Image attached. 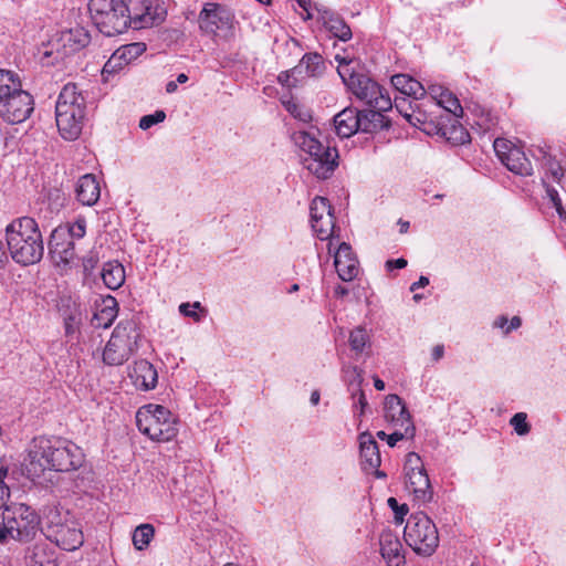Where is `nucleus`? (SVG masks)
Here are the masks:
<instances>
[{"label": "nucleus", "mask_w": 566, "mask_h": 566, "mask_svg": "<svg viewBox=\"0 0 566 566\" xmlns=\"http://www.w3.org/2000/svg\"><path fill=\"white\" fill-rule=\"evenodd\" d=\"M84 463L82 449L72 441L56 437L34 438L28 453L25 469L32 478L40 476L45 470L69 472Z\"/></svg>", "instance_id": "f257e3e1"}, {"label": "nucleus", "mask_w": 566, "mask_h": 566, "mask_svg": "<svg viewBox=\"0 0 566 566\" xmlns=\"http://www.w3.org/2000/svg\"><path fill=\"white\" fill-rule=\"evenodd\" d=\"M6 240L11 258L19 264H35L43 256L42 234L33 218L21 217L12 220L6 227Z\"/></svg>", "instance_id": "f03ea898"}, {"label": "nucleus", "mask_w": 566, "mask_h": 566, "mask_svg": "<svg viewBox=\"0 0 566 566\" xmlns=\"http://www.w3.org/2000/svg\"><path fill=\"white\" fill-rule=\"evenodd\" d=\"M44 536L64 551L73 552L84 543L81 523L62 506H48L43 512Z\"/></svg>", "instance_id": "7ed1b4c3"}, {"label": "nucleus", "mask_w": 566, "mask_h": 566, "mask_svg": "<svg viewBox=\"0 0 566 566\" xmlns=\"http://www.w3.org/2000/svg\"><path fill=\"white\" fill-rule=\"evenodd\" d=\"M34 111L32 95L22 88L19 76L0 70V117L9 124L25 122Z\"/></svg>", "instance_id": "20e7f679"}, {"label": "nucleus", "mask_w": 566, "mask_h": 566, "mask_svg": "<svg viewBox=\"0 0 566 566\" xmlns=\"http://www.w3.org/2000/svg\"><path fill=\"white\" fill-rule=\"evenodd\" d=\"M294 143L301 150L303 168L317 179L329 178L338 167V151L324 145L308 132L294 134Z\"/></svg>", "instance_id": "39448f33"}, {"label": "nucleus", "mask_w": 566, "mask_h": 566, "mask_svg": "<svg viewBox=\"0 0 566 566\" xmlns=\"http://www.w3.org/2000/svg\"><path fill=\"white\" fill-rule=\"evenodd\" d=\"M85 109V98L76 84H65L55 104V122L64 139L75 140L78 138L83 128Z\"/></svg>", "instance_id": "423d86ee"}, {"label": "nucleus", "mask_w": 566, "mask_h": 566, "mask_svg": "<svg viewBox=\"0 0 566 566\" xmlns=\"http://www.w3.org/2000/svg\"><path fill=\"white\" fill-rule=\"evenodd\" d=\"M140 333L133 319L120 321L114 328L103 350V361L108 366L125 364L139 347Z\"/></svg>", "instance_id": "0eeeda50"}, {"label": "nucleus", "mask_w": 566, "mask_h": 566, "mask_svg": "<svg viewBox=\"0 0 566 566\" xmlns=\"http://www.w3.org/2000/svg\"><path fill=\"white\" fill-rule=\"evenodd\" d=\"M136 423L139 431L154 441H169L178 433L176 417L160 405L149 403L139 408Z\"/></svg>", "instance_id": "6e6552de"}, {"label": "nucleus", "mask_w": 566, "mask_h": 566, "mask_svg": "<svg viewBox=\"0 0 566 566\" xmlns=\"http://www.w3.org/2000/svg\"><path fill=\"white\" fill-rule=\"evenodd\" d=\"M88 9L97 29L107 36L129 28L128 0H90Z\"/></svg>", "instance_id": "1a4fd4ad"}, {"label": "nucleus", "mask_w": 566, "mask_h": 566, "mask_svg": "<svg viewBox=\"0 0 566 566\" xmlns=\"http://www.w3.org/2000/svg\"><path fill=\"white\" fill-rule=\"evenodd\" d=\"M403 538L407 545L419 556H431L439 546V533L436 524L424 513H416L408 518Z\"/></svg>", "instance_id": "9d476101"}, {"label": "nucleus", "mask_w": 566, "mask_h": 566, "mask_svg": "<svg viewBox=\"0 0 566 566\" xmlns=\"http://www.w3.org/2000/svg\"><path fill=\"white\" fill-rule=\"evenodd\" d=\"M339 76L352 93L371 108L389 111L391 99L376 82L364 74L355 73L353 69L342 66Z\"/></svg>", "instance_id": "9b49d317"}, {"label": "nucleus", "mask_w": 566, "mask_h": 566, "mask_svg": "<svg viewBox=\"0 0 566 566\" xmlns=\"http://www.w3.org/2000/svg\"><path fill=\"white\" fill-rule=\"evenodd\" d=\"M406 489L420 504L432 500L433 491L422 460L416 452H409L405 461Z\"/></svg>", "instance_id": "f8f14e48"}, {"label": "nucleus", "mask_w": 566, "mask_h": 566, "mask_svg": "<svg viewBox=\"0 0 566 566\" xmlns=\"http://www.w3.org/2000/svg\"><path fill=\"white\" fill-rule=\"evenodd\" d=\"M4 515L6 525L12 533V539L19 542H29L33 539L40 527V517L30 506L17 504L7 510Z\"/></svg>", "instance_id": "ddd939ff"}, {"label": "nucleus", "mask_w": 566, "mask_h": 566, "mask_svg": "<svg viewBox=\"0 0 566 566\" xmlns=\"http://www.w3.org/2000/svg\"><path fill=\"white\" fill-rule=\"evenodd\" d=\"M233 14L217 3H207L199 13V28L207 34L229 38L233 34Z\"/></svg>", "instance_id": "4468645a"}, {"label": "nucleus", "mask_w": 566, "mask_h": 566, "mask_svg": "<svg viewBox=\"0 0 566 566\" xmlns=\"http://www.w3.org/2000/svg\"><path fill=\"white\" fill-rule=\"evenodd\" d=\"M129 27L149 28L161 23L167 10L160 0H128Z\"/></svg>", "instance_id": "2eb2a0df"}, {"label": "nucleus", "mask_w": 566, "mask_h": 566, "mask_svg": "<svg viewBox=\"0 0 566 566\" xmlns=\"http://www.w3.org/2000/svg\"><path fill=\"white\" fill-rule=\"evenodd\" d=\"M493 148L501 163L510 171L521 176L532 175V164L522 148L505 138H496Z\"/></svg>", "instance_id": "dca6fc26"}, {"label": "nucleus", "mask_w": 566, "mask_h": 566, "mask_svg": "<svg viewBox=\"0 0 566 566\" xmlns=\"http://www.w3.org/2000/svg\"><path fill=\"white\" fill-rule=\"evenodd\" d=\"M311 224L321 240H328L334 234L335 218L326 198L315 197L313 199L311 203Z\"/></svg>", "instance_id": "f3484780"}, {"label": "nucleus", "mask_w": 566, "mask_h": 566, "mask_svg": "<svg viewBox=\"0 0 566 566\" xmlns=\"http://www.w3.org/2000/svg\"><path fill=\"white\" fill-rule=\"evenodd\" d=\"M360 462L364 471L374 473L377 478L386 474L378 470L381 464L380 452L377 442L369 432H363L358 437Z\"/></svg>", "instance_id": "a211bd4d"}, {"label": "nucleus", "mask_w": 566, "mask_h": 566, "mask_svg": "<svg viewBox=\"0 0 566 566\" xmlns=\"http://www.w3.org/2000/svg\"><path fill=\"white\" fill-rule=\"evenodd\" d=\"M146 51L143 42H133L119 46L104 64V73H116L137 60Z\"/></svg>", "instance_id": "6ab92c4d"}, {"label": "nucleus", "mask_w": 566, "mask_h": 566, "mask_svg": "<svg viewBox=\"0 0 566 566\" xmlns=\"http://www.w3.org/2000/svg\"><path fill=\"white\" fill-rule=\"evenodd\" d=\"M380 554L387 566H405L406 557L399 536L391 530H384L379 537Z\"/></svg>", "instance_id": "aec40b11"}, {"label": "nucleus", "mask_w": 566, "mask_h": 566, "mask_svg": "<svg viewBox=\"0 0 566 566\" xmlns=\"http://www.w3.org/2000/svg\"><path fill=\"white\" fill-rule=\"evenodd\" d=\"M334 265L339 279L345 282L353 281L358 275V260L346 242H342L335 251Z\"/></svg>", "instance_id": "412c9836"}, {"label": "nucleus", "mask_w": 566, "mask_h": 566, "mask_svg": "<svg viewBox=\"0 0 566 566\" xmlns=\"http://www.w3.org/2000/svg\"><path fill=\"white\" fill-rule=\"evenodd\" d=\"M318 21L335 36L342 41L352 39V30L346 22L333 10L326 7H316Z\"/></svg>", "instance_id": "4be33fe9"}, {"label": "nucleus", "mask_w": 566, "mask_h": 566, "mask_svg": "<svg viewBox=\"0 0 566 566\" xmlns=\"http://www.w3.org/2000/svg\"><path fill=\"white\" fill-rule=\"evenodd\" d=\"M64 230H53L49 243L50 253L57 263L69 264L75 258L72 240L65 239Z\"/></svg>", "instance_id": "5701e85b"}, {"label": "nucleus", "mask_w": 566, "mask_h": 566, "mask_svg": "<svg viewBox=\"0 0 566 566\" xmlns=\"http://www.w3.org/2000/svg\"><path fill=\"white\" fill-rule=\"evenodd\" d=\"M385 419L394 427L413 424L409 411L397 395H388L385 399Z\"/></svg>", "instance_id": "b1692460"}, {"label": "nucleus", "mask_w": 566, "mask_h": 566, "mask_svg": "<svg viewBox=\"0 0 566 566\" xmlns=\"http://www.w3.org/2000/svg\"><path fill=\"white\" fill-rule=\"evenodd\" d=\"M118 314V304L114 296L107 295L95 302V313L92 323L95 327L107 328Z\"/></svg>", "instance_id": "393cba45"}, {"label": "nucleus", "mask_w": 566, "mask_h": 566, "mask_svg": "<svg viewBox=\"0 0 566 566\" xmlns=\"http://www.w3.org/2000/svg\"><path fill=\"white\" fill-rule=\"evenodd\" d=\"M130 377L135 386L143 390L154 389L158 380L157 370L145 359L135 361Z\"/></svg>", "instance_id": "a878e982"}, {"label": "nucleus", "mask_w": 566, "mask_h": 566, "mask_svg": "<svg viewBox=\"0 0 566 566\" xmlns=\"http://www.w3.org/2000/svg\"><path fill=\"white\" fill-rule=\"evenodd\" d=\"M77 200L84 206H94L101 196L99 182L92 174L82 176L76 184Z\"/></svg>", "instance_id": "bb28decb"}, {"label": "nucleus", "mask_w": 566, "mask_h": 566, "mask_svg": "<svg viewBox=\"0 0 566 566\" xmlns=\"http://www.w3.org/2000/svg\"><path fill=\"white\" fill-rule=\"evenodd\" d=\"M358 112L354 108H345L334 116L336 134L342 138H348L359 130Z\"/></svg>", "instance_id": "cd10ccee"}, {"label": "nucleus", "mask_w": 566, "mask_h": 566, "mask_svg": "<svg viewBox=\"0 0 566 566\" xmlns=\"http://www.w3.org/2000/svg\"><path fill=\"white\" fill-rule=\"evenodd\" d=\"M25 566H57L55 553L48 544H35L25 553Z\"/></svg>", "instance_id": "c85d7f7f"}, {"label": "nucleus", "mask_w": 566, "mask_h": 566, "mask_svg": "<svg viewBox=\"0 0 566 566\" xmlns=\"http://www.w3.org/2000/svg\"><path fill=\"white\" fill-rule=\"evenodd\" d=\"M348 344L354 358L358 359L363 355H370L371 339L366 328L357 326L352 329L348 336Z\"/></svg>", "instance_id": "c756f323"}, {"label": "nucleus", "mask_w": 566, "mask_h": 566, "mask_svg": "<svg viewBox=\"0 0 566 566\" xmlns=\"http://www.w3.org/2000/svg\"><path fill=\"white\" fill-rule=\"evenodd\" d=\"M392 86L401 94L413 97L416 101L426 95L423 85L407 74H396L391 77Z\"/></svg>", "instance_id": "7c9ffc66"}, {"label": "nucleus", "mask_w": 566, "mask_h": 566, "mask_svg": "<svg viewBox=\"0 0 566 566\" xmlns=\"http://www.w3.org/2000/svg\"><path fill=\"white\" fill-rule=\"evenodd\" d=\"M90 40L88 32L81 27L70 29L63 32L61 36L65 53L76 52L85 48L90 43Z\"/></svg>", "instance_id": "2f4dec72"}, {"label": "nucleus", "mask_w": 566, "mask_h": 566, "mask_svg": "<svg viewBox=\"0 0 566 566\" xmlns=\"http://www.w3.org/2000/svg\"><path fill=\"white\" fill-rule=\"evenodd\" d=\"M102 279L111 290L119 289L125 282V269L118 261H108L103 265Z\"/></svg>", "instance_id": "473e14b6"}, {"label": "nucleus", "mask_w": 566, "mask_h": 566, "mask_svg": "<svg viewBox=\"0 0 566 566\" xmlns=\"http://www.w3.org/2000/svg\"><path fill=\"white\" fill-rule=\"evenodd\" d=\"M406 98H396L395 99V104H396V108L403 115V117L413 126H417L423 130H426L424 126L429 118H428V115L422 112L420 109V104L417 103V102H410L409 103V107L411 108V113H408L407 111H405V105H406Z\"/></svg>", "instance_id": "72a5a7b5"}, {"label": "nucleus", "mask_w": 566, "mask_h": 566, "mask_svg": "<svg viewBox=\"0 0 566 566\" xmlns=\"http://www.w3.org/2000/svg\"><path fill=\"white\" fill-rule=\"evenodd\" d=\"M381 109L371 108L369 111L358 112L359 130L373 133L386 126L385 116Z\"/></svg>", "instance_id": "f704fd0d"}, {"label": "nucleus", "mask_w": 566, "mask_h": 566, "mask_svg": "<svg viewBox=\"0 0 566 566\" xmlns=\"http://www.w3.org/2000/svg\"><path fill=\"white\" fill-rule=\"evenodd\" d=\"M297 66L301 69V74L306 73L312 77L319 76L325 71L324 60L317 53L305 54Z\"/></svg>", "instance_id": "c9c22d12"}, {"label": "nucleus", "mask_w": 566, "mask_h": 566, "mask_svg": "<svg viewBox=\"0 0 566 566\" xmlns=\"http://www.w3.org/2000/svg\"><path fill=\"white\" fill-rule=\"evenodd\" d=\"M155 535V528L151 524L145 523L138 525L133 532V545L137 551L146 549Z\"/></svg>", "instance_id": "e433bc0d"}, {"label": "nucleus", "mask_w": 566, "mask_h": 566, "mask_svg": "<svg viewBox=\"0 0 566 566\" xmlns=\"http://www.w3.org/2000/svg\"><path fill=\"white\" fill-rule=\"evenodd\" d=\"M437 106L443 107L446 111L452 113L457 117H461L463 114V108L460 105L458 97L448 90H441V93L439 94V103Z\"/></svg>", "instance_id": "4c0bfd02"}, {"label": "nucleus", "mask_w": 566, "mask_h": 566, "mask_svg": "<svg viewBox=\"0 0 566 566\" xmlns=\"http://www.w3.org/2000/svg\"><path fill=\"white\" fill-rule=\"evenodd\" d=\"M55 230H64L65 239H82L86 232V221L84 218L76 219L73 223L66 227H59Z\"/></svg>", "instance_id": "58836bf2"}, {"label": "nucleus", "mask_w": 566, "mask_h": 566, "mask_svg": "<svg viewBox=\"0 0 566 566\" xmlns=\"http://www.w3.org/2000/svg\"><path fill=\"white\" fill-rule=\"evenodd\" d=\"M416 428L413 424H408V427H395L392 433L388 434L387 443L389 447H395L398 441L402 439H411L415 436Z\"/></svg>", "instance_id": "ea45409f"}, {"label": "nucleus", "mask_w": 566, "mask_h": 566, "mask_svg": "<svg viewBox=\"0 0 566 566\" xmlns=\"http://www.w3.org/2000/svg\"><path fill=\"white\" fill-rule=\"evenodd\" d=\"M179 312L181 315L186 317L192 318L195 322H200L202 318L201 313H205L206 310L201 306L200 302L193 303H181L179 305Z\"/></svg>", "instance_id": "a19ab883"}, {"label": "nucleus", "mask_w": 566, "mask_h": 566, "mask_svg": "<svg viewBox=\"0 0 566 566\" xmlns=\"http://www.w3.org/2000/svg\"><path fill=\"white\" fill-rule=\"evenodd\" d=\"M510 423L518 436H526L531 430V426L527 422V416L524 412L515 413L511 418Z\"/></svg>", "instance_id": "79ce46f5"}, {"label": "nucleus", "mask_w": 566, "mask_h": 566, "mask_svg": "<svg viewBox=\"0 0 566 566\" xmlns=\"http://www.w3.org/2000/svg\"><path fill=\"white\" fill-rule=\"evenodd\" d=\"M301 75V69L296 65L290 71L282 72L277 80L283 86L295 87L300 82L298 77Z\"/></svg>", "instance_id": "37998d69"}, {"label": "nucleus", "mask_w": 566, "mask_h": 566, "mask_svg": "<svg viewBox=\"0 0 566 566\" xmlns=\"http://www.w3.org/2000/svg\"><path fill=\"white\" fill-rule=\"evenodd\" d=\"M544 166L547 172L552 176L553 180L560 181L562 177L564 176V170L560 164L557 160H555V158H553L552 156L545 157Z\"/></svg>", "instance_id": "c03bdc74"}, {"label": "nucleus", "mask_w": 566, "mask_h": 566, "mask_svg": "<svg viewBox=\"0 0 566 566\" xmlns=\"http://www.w3.org/2000/svg\"><path fill=\"white\" fill-rule=\"evenodd\" d=\"M166 118V114L164 111H156L154 114L145 115L139 120V127L144 130L150 128L151 126L164 122Z\"/></svg>", "instance_id": "a18cd8bd"}, {"label": "nucleus", "mask_w": 566, "mask_h": 566, "mask_svg": "<svg viewBox=\"0 0 566 566\" xmlns=\"http://www.w3.org/2000/svg\"><path fill=\"white\" fill-rule=\"evenodd\" d=\"M344 373L350 386L356 385V388H360L364 381L363 369L357 366H348L344 368Z\"/></svg>", "instance_id": "49530a36"}, {"label": "nucleus", "mask_w": 566, "mask_h": 566, "mask_svg": "<svg viewBox=\"0 0 566 566\" xmlns=\"http://www.w3.org/2000/svg\"><path fill=\"white\" fill-rule=\"evenodd\" d=\"M388 506L394 511L395 513V522L396 524H402L405 516L408 514L409 510L406 504H399L398 501L395 497H389L387 500Z\"/></svg>", "instance_id": "de8ad7c7"}, {"label": "nucleus", "mask_w": 566, "mask_h": 566, "mask_svg": "<svg viewBox=\"0 0 566 566\" xmlns=\"http://www.w3.org/2000/svg\"><path fill=\"white\" fill-rule=\"evenodd\" d=\"M283 105L292 116L301 119L302 122H307L311 117L306 111H304L296 102L292 99L283 101Z\"/></svg>", "instance_id": "09e8293b"}, {"label": "nucleus", "mask_w": 566, "mask_h": 566, "mask_svg": "<svg viewBox=\"0 0 566 566\" xmlns=\"http://www.w3.org/2000/svg\"><path fill=\"white\" fill-rule=\"evenodd\" d=\"M546 195L549 198V200L552 201L559 218L566 223V211L564 210V208L562 206V200L559 198L558 191L553 187H547Z\"/></svg>", "instance_id": "8fccbe9b"}, {"label": "nucleus", "mask_w": 566, "mask_h": 566, "mask_svg": "<svg viewBox=\"0 0 566 566\" xmlns=\"http://www.w3.org/2000/svg\"><path fill=\"white\" fill-rule=\"evenodd\" d=\"M8 475V469L0 467V509L4 507L10 499V489L4 482Z\"/></svg>", "instance_id": "3c124183"}, {"label": "nucleus", "mask_w": 566, "mask_h": 566, "mask_svg": "<svg viewBox=\"0 0 566 566\" xmlns=\"http://www.w3.org/2000/svg\"><path fill=\"white\" fill-rule=\"evenodd\" d=\"M352 396L354 399H357V401L354 402V408L359 409V416L364 415L365 409L368 406L364 391L361 388H354Z\"/></svg>", "instance_id": "603ef678"}, {"label": "nucleus", "mask_w": 566, "mask_h": 566, "mask_svg": "<svg viewBox=\"0 0 566 566\" xmlns=\"http://www.w3.org/2000/svg\"><path fill=\"white\" fill-rule=\"evenodd\" d=\"M80 324V317L77 314H71L64 319L66 334H73Z\"/></svg>", "instance_id": "864d4df0"}, {"label": "nucleus", "mask_w": 566, "mask_h": 566, "mask_svg": "<svg viewBox=\"0 0 566 566\" xmlns=\"http://www.w3.org/2000/svg\"><path fill=\"white\" fill-rule=\"evenodd\" d=\"M9 539H12V533L9 530V526L6 525V520L3 518V522L0 525V545L7 544Z\"/></svg>", "instance_id": "5fc2aeb1"}, {"label": "nucleus", "mask_w": 566, "mask_h": 566, "mask_svg": "<svg viewBox=\"0 0 566 566\" xmlns=\"http://www.w3.org/2000/svg\"><path fill=\"white\" fill-rule=\"evenodd\" d=\"M407 266V260L403 259V258H399V259H396V260H388L386 262V268L388 270H392V269H403Z\"/></svg>", "instance_id": "6e6d98bb"}, {"label": "nucleus", "mask_w": 566, "mask_h": 566, "mask_svg": "<svg viewBox=\"0 0 566 566\" xmlns=\"http://www.w3.org/2000/svg\"><path fill=\"white\" fill-rule=\"evenodd\" d=\"M444 355V347L443 345H436L432 348L431 356L434 361L440 360Z\"/></svg>", "instance_id": "4d7b16f0"}, {"label": "nucleus", "mask_w": 566, "mask_h": 566, "mask_svg": "<svg viewBox=\"0 0 566 566\" xmlns=\"http://www.w3.org/2000/svg\"><path fill=\"white\" fill-rule=\"evenodd\" d=\"M522 324V319L518 316H513L510 321L509 326L505 328L504 333L509 334L513 329H517Z\"/></svg>", "instance_id": "13d9d810"}, {"label": "nucleus", "mask_w": 566, "mask_h": 566, "mask_svg": "<svg viewBox=\"0 0 566 566\" xmlns=\"http://www.w3.org/2000/svg\"><path fill=\"white\" fill-rule=\"evenodd\" d=\"M441 90H444L442 86L432 85L429 87V93L431 95V98L434 105L439 103V94L441 93Z\"/></svg>", "instance_id": "bf43d9fd"}, {"label": "nucleus", "mask_w": 566, "mask_h": 566, "mask_svg": "<svg viewBox=\"0 0 566 566\" xmlns=\"http://www.w3.org/2000/svg\"><path fill=\"white\" fill-rule=\"evenodd\" d=\"M509 323V319L506 316L502 315V316H499L494 322H493V326L495 328H501V329H504L509 326L507 325Z\"/></svg>", "instance_id": "052dcab7"}, {"label": "nucleus", "mask_w": 566, "mask_h": 566, "mask_svg": "<svg viewBox=\"0 0 566 566\" xmlns=\"http://www.w3.org/2000/svg\"><path fill=\"white\" fill-rule=\"evenodd\" d=\"M428 284H429V279L427 276L421 275L417 282L412 283V285L410 286V290L415 291L417 289L424 287Z\"/></svg>", "instance_id": "680f3d73"}, {"label": "nucleus", "mask_w": 566, "mask_h": 566, "mask_svg": "<svg viewBox=\"0 0 566 566\" xmlns=\"http://www.w3.org/2000/svg\"><path fill=\"white\" fill-rule=\"evenodd\" d=\"M335 60L338 62V67H337V72H338V73H339V69H340L342 66H346V67H348V69H352V67L349 66V65H350V62H352L350 60H348V59H346V57H344V56H340V55H338V54L335 56Z\"/></svg>", "instance_id": "e2e57ef3"}, {"label": "nucleus", "mask_w": 566, "mask_h": 566, "mask_svg": "<svg viewBox=\"0 0 566 566\" xmlns=\"http://www.w3.org/2000/svg\"><path fill=\"white\" fill-rule=\"evenodd\" d=\"M296 1H297L298 6L306 11L305 19H311L312 14L310 13V10H308L310 6H311V1L310 0H296Z\"/></svg>", "instance_id": "0e129e2a"}, {"label": "nucleus", "mask_w": 566, "mask_h": 566, "mask_svg": "<svg viewBox=\"0 0 566 566\" xmlns=\"http://www.w3.org/2000/svg\"><path fill=\"white\" fill-rule=\"evenodd\" d=\"M178 84L176 81H170L166 84V92L172 94L177 91Z\"/></svg>", "instance_id": "69168bd1"}, {"label": "nucleus", "mask_w": 566, "mask_h": 566, "mask_svg": "<svg viewBox=\"0 0 566 566\" xmlns=\"http://www.w3.org/2000/svg\"><path fill=\"white\" fill-rule=\"evenodd\" d=\"M374 386L377 390H384L385 389V382L378 378L377 376H374Z\"/></svg>", "instance_id": "338daca9"}, {"label": "nucleus", "mask_w": 566, "mask_h": 566, "mask_svg": "<svg viewBox=\"0 0 566 566\" xmlns=\"http://www.w3.org/2000/svg\"><path fill=\"white\" fill-rule=\"evenodd\" d=\"M319 399H321L319 392L317 390H314L311 395V399H310L311 403L316 406V405H318Z\"/></svg>", "instance_id": "774afa93"}]
</instances>
